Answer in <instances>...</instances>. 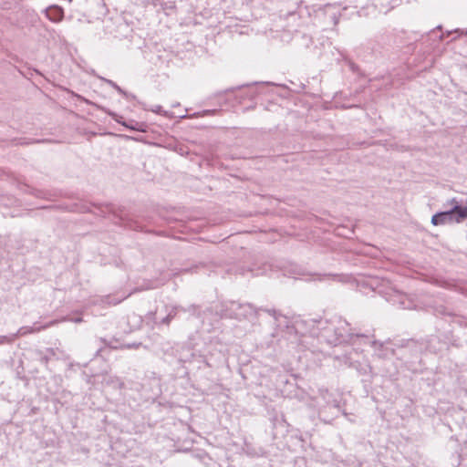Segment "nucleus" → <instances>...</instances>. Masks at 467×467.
Listing matches in <instances>:
<instances>
[{
	"mask_svg": "<svg viewBox=\"0 0 467 467\" xmlns=\"http://www.w3.org/2000/svg\"><path fill=\"white\" fill-rule=\"evenodd\" d=\"M467 218V207L455 206L450 212L440 213L432 216L431 223L434 225L444 224L446 223H460Z\"/></svg>",
	"mask_w": 467,
	"mask_h": 467,
	"instance_id": "obj_1",
	"label": "nucleus"
},
{
	"mask_svg": "<svg viewBox=\"0 0 467 467\" xmlns=\"http://www.w3.org/2000/svg\"><path fill=\"white\" fill-rule=\"evenodd\" d=\"M51 12H56V13H57V14H58V16H59V17H58V19H57V20H60V19H61V17H62V13H61V11H60V10H57V9H51V10H49L48 14H50Z\"/></svg>",
	"mask_w": 467,
	"mask_h": 467,
	"instance_id": "obj_2",
	"label": "nucleus"
}]
</instances>
